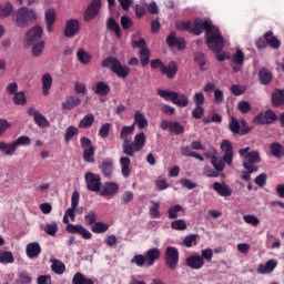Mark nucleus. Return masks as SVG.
<instances>
[{
  "instance_id": "nucleus-37",
  "label": "nucleus",
  "mask_w": 284,
  "mask_h": 284,
  "mask_svg": "<svg viewBox=\"0 0 284 284\" xmlns=\"http://www.w3.org/2000/svg\"><path fill=\"white\" fill-rule=\"evenodd\" d=\"M72 284H94L91 278L85 277L83 273H75L72 278Z\"/></svg>"
},
{
  "instance_id": "nucleus-53",
  "label": "nucleus",
  "mask_w": 284,
  "mask_h": 284,
  "mask_svg": "<svg viewBox=\"0 0 284 284\" xmlns=\"http://www.w3.org/2000/svg\"><path fill=\"white\" fill-rule=\"evenodd\" d=\"M243 221L247 223V225H252L253 227H258L261 224V220L256 217V215L247 214L243 216Z\"/></svg>"
},
{
  "instance_id": "nucleus-63",
  "label": "nucleus",
  "mask_w": 284,
  "mask_h": 284,
  "mask_svg": "<svg viewBox=\"0 0 284 284\" xmlns=\"http://www.w3.org/2000/svg\"><path fill=\"white\" fill-rule=\"evenodd\" d=\"M13 143L16 144V148H19V145H30L32 140L28 135H21Z\"/></svg>"
},
{
  "instance_id": "nucleus-11",
  "label": "nucleus",
  "mask_w": 284,
  "mask_h": 284,
  "mask_svg": "<svg viewBox=\"0 0 284 284\" xmlns=\"http://www.w3.org/2000/svg\"><path fill=\"white\" fill-rule=\"evenodd\" d=\"M101 10V0H92L84 11V21H92Z\"/></svg>"
},
{
  "instance_id": "nucleus-29",
  "label": "nucleus",
  "mask_w": 284,
  "mask_h": 284,
  "mask_svg": "<svg viewBox=\"0 0 284 284\" xmlns=\"http://www.w3.org/2000/svg\"><path fill=\"white\" fill-rule=\"evenodd\" d=\"M134 125H138L139 130H145V128H148L149 125L148 118H145V114L141 113L140 111H135Z\"/></svg>"
},
{
  "instance_id": "nucleus-48",
  "label": "nucleus",
  "mask_w": 284,
  "mask_h": 284,
  "mask_svg": "<svg viewBox=\"0 0 284 284\" xmlns=\"http://www.w3.org/2000/svg\"><path fill=\"white\" fill-rule=\"evenodd\" d=\"M152 206H150L149 212L152 219H161V212L159 211V207L161 204L159 202L151 201Z\"/></svg>"
},
{
  "instance_id": "nucleus-62",
  "label": "nucleus",
  "mask_w": 284,
  "mask_h": 284,
  "mask_svg": "<svg viewBox=\"0 0 284 284\" xmlns=\"http://www.w3.org/2000/svg\"><path fill=\"white\" fill-rule=\"evenodd\" d=\"M169 219H179V212H183V206L180 204L173 205L169 209Z\"/></svg>"
},
{
  "instance_id": "nucleus-20",
  "label": "nucleus",
  "mask_w": 284,
  "mask_h": 284,
  "mask_svg": "<svg viewBox=\"0 0 284 284\" xmlns=\"http://www.w3.org/2000/svg\"><path fill=\"white\" fill-rule=\"evenodd\" d=\"M92 92L99 97H108V93L111 92V88L110 84L99 81L94 87H92Z\"/></svg>"
},
{
  "instance_id": "nucleus-17",
  "label": "nucleus",
  "mask_w": 284,
  "mask_h": 284,
  "mask_svg": "<svg viewBox=\"0 0 284 284\" xmlns=\"http://www.w3.org/2000/svg\"><path fill=\"white\" fill-rule=\"evenodd\" d=\"M271 103L273 108L284 105V89H275L272 93Z\"/></svg>"
},
{
  "instance_id": "nucleus-33",
  "label": "nucleus",
  "mask_w": 284,
  "mask_h": 284,
  "mask_svg": "<svg viewBox=\"0 0 284 284\" xmlns=\"http://www.w3.org/2000/svg\"><path fill=\"white\" fill-rule=\"evenodd\" d=\"M106 28L110 30V32H114L118 39H121V27L118 24L114 18H109L106 21Z\"/></svg>"
},
{
  "instance_id": "nucleus-44",
  "label": "nucleus",
  "mask_w": 284,
  "mask_h": 284,
  "mask_svg": "<svg viewBox=\"0 0 284 284\" xmlns=\"http://www.w3.org/2000/svg\"><path fill=\"white\" fill-rule=\"evenodd\" d=\"M44 232L49 236H57V233L59 232V225L57 222L47 223L44 226Z\"/></svg>"
},
{
  "instance_id": "nucleus-28",
  "label": "nucleus",
  "mask_w": 284,
  "mask_h": 284,
  "mask_svg": "<svg viewBox=\"0 0 284 284\" xmlns=\"http://www.w3.org/2000/svg\"><path fill=\"white\" fill-rule=\"evenodd\" d=\"M50 90H52V75L50 73H45L44 75H42L43 97H48V94H50Z\"/></svg>"
},
{
  "instance_id": "nucleus-21",
  "label": "nucleus",
  "mask_w": 284,
  "mask_h": 284,
  "mask_svg": "<svg viewBox=\"0 0 284 284\" xmlns=\"http://www.w3.org/2000/svg\"><path fill=\"white\" fill-rule=\"evenodd\" d=\"M100 170L102 171L103 176L110 179L112 176V172H114V162L112 159H105L100 164Z\"/></svg>"
},
{
  "instance_id": "nucleus-5",
  "label": "nucleus",
  "mask_w": 284,
  "mask_h": 284,
  "mask_svg": "<svg viewBox=\"0 0 284 284\" xmlns=\"http://www.w3.org/2000/svg\"><path fill=\"white\" fill-rule=\"evenodd\" d=\"M164 263L169 270L174 272L179 267V248L168 246L164 251Z\"/></svg>"
},
{
  "instance_id": "nucleus-16",
  "label": "nucleus",
  "mask_w": 284,
  "mask_h": 284,
  "mask_svg": "<svg viewBox=\"0 0 284 284\" xmlns=\"http://www.w3.org/2000/svg\"><path fill=\"white\" fill-rule=\"evenodd\" d=\"M100 191V196H114V194L119 192V184L115 182H106Z\"/></svg>"
},
{
  "instance_id": "nucleus-25",
  "label": "nucleus",
  "mask_w": 284,
  "mask_h": 284,
  "mask_svg": "<svg viewBox=\"0 0 284 284\" xmlns=\"http://www.w3.org/2000/svg\"><path fill=\"white\" fill-rule=\"evenodd\" d=\"M132 161L128 156L120 158L121 165V174L124 179H129L130 174H132V169H130Z\"/></svg>"
},
{
  "instance_id": "nucleus-43",
  "label": "nucleus",
  "mask_w": 284,
  "mask_h": 284,
  "mask_svg": "<svg viewBox=\"0 0 284 284\" xmlns=\"http://www.w3.org/2000/svg\"><path fill=\"white\" fill-rule=\"evenodd\" d=\"M51 270L54 272V274L61 275L65 272V264L59 260H54L52 262Z\"/></svg>"
},
{
  "instance_id": "nucleus-40",
  "label": "nucleus",
  "mask_w": 284,
  "mask_h": 284,
  "mask_svg": "<svg viewBox=\"0 0 284 284\" xmlns=\"http://www.w3.org/2000/svg\"><path fill=\"white\" fill-rule=\"evenodd\" d=\"M0 263L8 265L14 263V255L10 251H0Z\"/></svg>"
},
{
  "instance_id": "nucleus-59",
  "label": "nucleus",
  "mask_w": 284,
  "mask_h": 284,
  "mask_svg": "<svg viewBox=\"0 0 284 284\" xmlns=\"http://www.w3.org/2000/svg\"><path fill=\"white\" fill-rule=\"evenodd\" d=\"M237 110L241 112V114H250L252 111V104H250L247 101H240L237 103Z\"/></svg>"
},
{
  "instance_id": "nucleus-3",
  "label": "nucleus",
  "mask_w": 284,
  "mask_h": 284,
  "mask_svg": "<svg viewBox=\"0 0 284 284\" xmlns=\"http://www.w3.org/2000/svg\"><path fill=\"white\" fill-rule=\"evenodd\" d=\"M102 68H108L113 74H116L119 79H128L130 77V67L123 65L119 59L109 57L102 61Z\"/></svg>"
},
{
  "instance_id": "nucleus-23",
  "label": "nucleus",
  "mask_w": 284,
  "mask_h": 284,
  "mask_svg": "<svg viewBox=\"0 0 284 284\" xmlns=\"http://www.w3.org/2000/svg\"><path fill=\"white\" fill-rule=\"evenodd\" d=\"M264 39L266 41V45H270L273 50H278L281 48V40L274 36V31H267L264 33Z\"/></svg>"
},
{
  "instance_id": "nucleus-30",
  "label": "nucleus",
  "mask_w": 284,
  "mask_h": 284,
  "mask_svg": "<svg viewBox=\"0 0 284 284\" xmlns=\"http://www.w3.org/2000/svg\"><path fill=\"white\" fill-rule=\"evenodd\" d=\"M81 105V99L72 95L65 102L62 103V110H74Z\"/></svg>"
},
{
  "instance_id": "nucleus-24",
  "label": "nucleus",
  "mask_w": 284,
  "mask_h": 284,
  "mask_svg": "<svg viewBox=\"0 0 284 284\" xmlns=\"http://www.w3.org/2000/svg\"><path fill=\"white\" fill-rule=\"evenodd\" d=\"M44 20L47 23V31L52 32V26L57 21V11L54 9H47L44 12Z\"/></svg>"
},
{
  "instance_id": "nucleus-22",
  "label": "nucleus",
  "mask_w": 284,
  "mask_h": 284,
  "mask_svg": "<svg viewBox=\"0 0 284 284\" xmlns=\"http://www.w3.org/2000/svg\"><path fill=\"white\" fill-rule=\"evenodd\" d=\"M213 190L217 192L220 196H232V187L225 183L214 182Z\"/></svg>"
},
{
  "instance_id": "nucleus-58",
  "label": "nucleus",
  "mask_w": 284,
  "mask_h": 284,
  "mask_svg": "<svg viewBox=\"0 0 284 284\" xmlns=\"http://www.w3.org/2000/svg\"><path fill=\"white\" fill-rule=\"evenodd\" d=\"M171 227L179 232H183V230H187V223L185 220H175L171 223Z\"/></svg>"
},
{
  "instance_id": "nucleus-31",
  "label": "nucleus",
  "mask_w": 284,
  "mask_h": 284,
  "mask_svg": "<svg viewBox=\"0 0 284 284\" xmlns=\"http://www.w3.org/2000/svg\"><path fill=\"white\" fill-rule=\"evenodd\" d=\"M0 151L7 154V156H12V154L17 152V144L14 142L12 143L0 142Z\"/></svg>"
},
{
  "instance_id": "nucleus-39",
  "label": "nucleus",
  "mask_w": 284,
  "mask_h": 284,
  "mask_svg": "<svg viewBox=\"0 0 284 284\" xmlns=\"http://www.w3.org/2000/svg\"><path fill=\"white\" fill-rule=\"evenodd\" d=\"M133 144L135 146V150L141 152V150H143V148L145 146V133H143V132L138 133L134 136V143Z\"/></svg>"
},
{
  "instance_id": "nucleus-9",
  "label": "nucleus",
  "mask_w": 284,
  "mask_h": 284,
  "mask_svg": "<svg viewBox=\"0 0 284 284\" xmlns=\"http://www.w3.org/2000/svg\"><path fill=\"white\" fill-rule=\"evenodd\" d=\"M41 37H43V29L37 26L27 32L24 41L27 45H34V43H37Z\"/></svg>"
},
{
  "instance_id": "nucleus-4",
  "label": "nucleus",
  "mask_w": 284,
  "mask_h": 284,
  "mask_svg": "<svg viewBox=\"0 0 284 284\" xmlns=\"http://www.w3.org/2000/svg\"><path fill=\"white\" fill-rule=\"evenodd\" d=\"M158 94L161 99H164V101H171L173 105H176L178 108H187V105H190V97L185 93L179 94L176 91L159 89Z\"/></svg>"
},
{
  "instance_id": "nucleus-41",
  "label": "nucleus",
  "mask_w": 284,
  "mask_h": 284,
  "mask_svg": "<svg viewBox=\"0 0 284 284\" xmlns=\"http://www.w3.org/2000/svg\"><path fill=\"white\" fill-rule=\"evenodd\" d=\"M32 283V276L28 274V271H22L18 273V278L16 280V284H30Z\"/></svg>"
},
{
  "instance_id": "nucleus-36",
  "label": "nucleus",
  "mask_w": 284,
  "mask_h": 284,
  "mask_svg": "<svg viewBox=\"0 0 284 284\" xmlns=\"http://www.w3.org/2000/svg\"><path fill=\"white\" fill-rule=\"evenodd\" d=\"M110 230V225L103 223V222H95L92 226H91V231L93 232V234H105V232Z\"/></svg>"
},
{
  "instance_id": "nucleus-10",
  "label": "nucleus",
  "mask_w": 284,
  "mask_h": 284,
  "mask_svg": "<svg viewBox=\"0 0 284 284\" xmlns=\"http://www.w3.org/2000/svg\"><path fill=\"white\" fill-rule=\"evenodd\" d=\"M166 44L169 48H176L178 50H185L186 47L185 38H178L174 31L166 37Z\"/></svg>"
},
{
  "instance_id": "nucleus-52",
  "label": "nucleus",
  "mask_w": 284,
  "mask_h": 284,
  "mask_svg": "<svg viewBox=\"0 0 284 284\" xmlns=\"http://www.w3.org/2000/svg\"><path fill=\"white\" fill-rule=\"evenodd\" d=\"M44 48H45V41H40L34 43L32 48L33 57H41V54H43Z\"/></svg>"
},
{
  "instance_id": "nucleus-19",
  "label": "nucleus",
  "mask_w": 284,
  "mask_h": 284,
  "mask_svg": "<svg viewBox=\"0 0 284 284\" xmlns=\"http://www.w3.org/2000/svg\"><path fill=\"white\" fill-rule=\"evenodd\" d=\"M274 79V75L272 74V71L267 68H262L258 71V81L261 85H270Z\"/></svg>"
},
{
  "instance_id": "nucleus-50",
  "label": "nucleus",
  "mask_w": 284,
  "mask_h": 284,
  "mask_svg": "<svg viewBox=\"0 0 284 284\" xmlns=\"http://www.w3.org/2000/svg\"><path fill=\"white\" fill-rule=\"evenodd\" d=\"M250 164L261 163V154L258 151H251L245 155Z\"/></svg>"
},
{
  "instance_id": "nucleus-54",
  "label": "nucleus",
  "mask_w": 284,
  "mask_h": 284,
  "mask_svg": "<svg viewBox=\"0 0 284 284\" xmlns=\"http://www.w3.org/2000/svg\"><path fill=\"white\" fill-rule=\"evenodd\" d=\"M83 160L85 161V163H94V146L84 149Z\"/></svg>"
},
{
  "instance_id": "nucleus-46",
  "label": "nucleus",
  "mask_w": 284,
  "mask_h": 284,
  "mask_svg": "<svg viewBox=\"0 0 284 284\" xmlns=\"http://www.w3.org/2000/svg\"><path fill=\"white\" fill-rule=\"evenodd\" d=\"M150 54H151L150 49L140 50V63L142 68H145V65L150 63Z\"/></svg>"
},
{
  "instance_id": "nucleus-12",
  "label": "nucleus",
  "mask_w": 284,
  "mask_h": 284,
  "mask_svg": "<svg viewBox=\"0 0 284 284\" xmlns=\"http://www.w3.org/2000/svg\"><path fill=\"white\" fill-rule=\"evenodd\" d=\"M81 28V24L79 23V20L77 19H70L65 23V29H64V37L68 39H72L77 37V33L79 32Z\"/></svg>"
},
{
  "instance_id": "nucleus-15",
  "label": "nucleus",
  "mask_w": 284,
  "mask_h": 284,
  "mask_svg": "<svg viewBox=\"0 0 284 284\" xmlns=\"http://www.w3.org/2000/svg\"><path fill=\"white\" fill-rule=\"evenodd\" d=\"M146 267H152L161 258V250L158 247L150 248L145 252Z\"/></svg>"
},
{
  "instance_id": "nucleus-35",
  "label": "nucleus",
  "mask_w": 284,
  "mask_h": 284,
  "mask_svg": "<svg viewBox=\"0 0 284 284\" xmlns=\"http://www.w3.org/2000/svg\"><path fill=\"white\" fill-rule=\"evenodd\" d=\"M134 123L129 125V126H123L121 132H120V139L123 141V142H128L130 140H128V136H132L134 134Z\"/></svg>"
},
{
  "instance_id": "nucleus-8",
  "label": "nucleus",
  "mask_w": 284,
  "mask_h": 284,
  "mask_svg": "<svg viewBox=\"0 0 284 284\" xmlns=\"http://www.w3.org/2000/svg\"><path fill=\"white\" fill-rule=\"evenodd\" d=\"M221 150L224 152L223 161H225L226 164L232 165L234 162V146L232 145V142H230V140H223L221 142Z\"/></svg>"
},
{
  "instance_id": "nucleus-1",
  "label": "nucleus",
  "mask_w": 284,
  "mask_h": 284,
  "mask_svg": "<svg viewBox=\"0 0 284 284\" xmlns=\"http://www.w3.org/2000/svg\"><path fill=\"white\" fill-rule=\"evenodd\" d=\"M205 32V41L209 50L215 52V54H220L225 48V38L221 33V29L212 23L210 19H201L196 18L193 22V27L191 29V34H195V37H201Z\"/></svg>"
},
{
  "instance_id": "nucleus-55",
  "label": "nucleus",
  "mask_w": 284,
  "mask_h": 284,
  "mask_svg": "<svg viewBox=\"0 0 284 284\" xmlns=\"http://www.w3.org/2000/svg\"><path fill=\"white\" fill-rule=\"evenodd\" d=\"M233 63H235V65H243V63H245V53H243L241 49H237L233 55Z\"/></svg>"
},
{
  "instance_id": "nucleus-61",
  "label": "nucleus",
  "mask_w": 284,
  "mask_h": 284,
  "mask_svg": "<svg viewBox=\"0 0 284 284\" xmlns=\"http://www.w3.org/2000/svg\"><path fill=\"white\" fill-rule=\"evenodd\" d=\"M131 263H134L138 267H143V265H148V260L145 255L138 254L132 257Z\"/></svg>"
},
{
  "instance_id": "nucleus-51",
  "label": "nucleus",
  "mask_w": 284,
  "mask_h": 284,
  "mask_svg": "<svg viewBox=\"0 0 284 284\" xmlns=\"http://www.w3.org/2000/svg\"><path fill=\"white\" fill-rule=\"evenodd\" d=\"M171 134H175V136H179L185 132V128L181 125L179 122H171V129H170Z\"/></svg>"
},
{
  "instance_id": "nucleus-49",
  "label": "nucleus",
  "mask_w": 284,
  "mask_h": 284,
  "mask_svg": "<svg viewBox=\"0 0 284 284\" xmlns=\"http://www.w3.org/2000/svg\"><path fill=\"white\" fill-rule=\"evenodd\" d=\"M14 105H26L28 100L26 99V93L23 91L17 92L13 97Z\"/></svg>"
},
{
  "instance_id": "nucleus-26",
  "label": "nucleus",
  "mask_w": 284,
  "mask_h": 284,
  "mask_svg": "<svg viewBox=\"0 0 284 284\" xmlns=\"http://www.w3.org/2000/svg\"><path fill=\"white\" fill-rule=\"evenodd\" d=\"M41 254V245L38 242H32L27 245V256L29 258H38Z\"/></svg>"
},
{
  "instance_id": "nucleus-56",
  "label": "nucleus",
  "mask_w": 284,
  "mask_h": 284,
  "mask_svg": "<svg viewBox=\"0 0 284 284\" xmlns=\"http://www.w3.org/2000/svg\"><path fill=\"white\" fill-rule=\"evenodd\" d=\"M265 119H266V125H272L274 121H278V115L272 110L268 109L264 112Z\"/></svg>"
},
{
  "instance_id": "nucleus-7",
  "label": "nucleus",
  "mask_w": 284,
  "mask_h": 284,
  "mask_svg": "<svg viewBox=\"0 0 284 284\" xmlns=\"http://www.w3.org/2000/svg\"><path fill=\"white\" fill-rule=\"evenodd\" d=\"M84 181L87 184V190H89V192H101V175L92 172H87L84 174Z\"/></svg>"
},
{
  "instance_id": "nucleus-2",
  "label": "nucleus",
  "mask_w": 284,
  "mask_h": 284,
  "mask_svg": "<svg viewBox=\"0 0 284 284\" xmlns=\"http://www.w3.org/2000/svg\"><path fill=\"white\" fill-rule=\"evenodd\" d=\"M11 19L17 28H28L32 21H37V11L28 7H21L11 14Z\"/></svg>"
},
{
  "instance_id": "nucleus-27",
  "label": "nucleus",
  "mask_w": 284,
  "mask_h": 284,
  "mask_svg": "<svg viewBox=\"0 0 284 284\" xmlns=\"http://www.w3.org/2000/svg\"><path fill=\"white\" fill-rule=\"evenodd\" d=\"M270 153L272 156H274L275 159H283L284 156V146L283 144L278 143V142H273L270 144Z\"/></svg>"
},
{
  "instance_id": "nucleus-18",
  "label": "nucleus",
  "mask_w": 284,
  "mask_h": 284,
  "mask_svg": "<svg viewBox=\"0 0 284 284\" xmlns=\"http://www.w3.org/2000/svg\"><path fill=\"white\" fill-rule=\"evenodd\" d=\"M179 72V65H176V62L171 61L168 65L164 64L161 74H164L166 79H174L176 77V73Z\"/></svg>"
},
{
  "instance_id": "nucleus-45",
  "label": "nucleus",
  "mask_w": 284,
  "mask_h": 284,
  "mask_svg": "<svg viewBox=\"0 0 284 284\" xmlns=\"http://www.w3.org/2000/svg\"><path fill=\"white\" fill-rule=\"evenodd\" d=\"M211 165H213L214 170L217 172H223V170H225V160L215 156L211 160Z\"/></svg>"
},
{
  "instance_id": "nucleus-13",
  "label": "nucleus",
  "mask_w": 284,
  "mask_h": 284,
  "mask_svg": "<svg viewBox=\"0 0 284 284\" xmlns=\"http://www.w3.org/2000/svg\"><path fill=\"white\" fill-rule=\"evenodd\" d=\"M278 267V261L276 260H268L265 264H258L257 266V274H272L274 270Z\"/></svg>"
},
{
  "instance_id": "nucleus-6",
  "label": "nucleus",
  "mask_w": 284,
  "mask_h": 284,
  "mask_svg": "<svg viewBox=\"0 0 284 284\" xmlns=\"http://www.w3.org/2000/svg\"><path fill=\"white\" fill-rule=\"evenodd\" d=\"M63 223L67 225V232H69V234H79L87 241L92 239V233L83 227V225L70 224V219H68V215L65 214L63 216Z\"/></svg>"
},
{
  "instance_id": "nucleus-38",
  "label": "nucleus",
  "mask_w": 284,
  "mask_h": 284,
  "mask_svg": "<svg viewBox=\"0 0 284 284\" xmlns=\"http://www.w3.org/2000/svg\"><path fill=\"white\" fill-rule=\"evenodd\" d=\"M92 125H94V114L89 113L87 114L79 123V128L82 129H88V128H92Z\"/></svg>"
},
{
  "instance_id": "nucleus-32",
  "label": "nucleus",
  "mask_w": 284,
  "mask_h": 284,
  "mask_svg": "<svg viewBox=\"0 0 284 284\" xmlns=\"http://www.w3.org/2000/svg\"><path fill=\"white\" fill-rule=\"evenodd\" d=\"M77 58L78 61L80 63H82V65H88V63L92 62V55H90V53H88L85 50L83 49H78L77 51Z\"/></svg>"
},
{
  "instance_id": "nucleus-42",
  "label": "nucleus",
  "mask_w": 284,
  "mask_h": 284,
  "mask_svg": "<svg viewBox=\"0 0 284 284\" xmlns=\"http://www.w3.org/2000/svg\"><path fill=\"white\" fill-rule=\"evenodd\" d=\"M122 149L123 154H125L126 156H134V153L139 152L136 151V146L133 143H130V141L123 142Z\"/></svg>"
},
{
  "instance_id": "nucleus-34",
  "label": "nucleus",
  "mask_w": 284,
  "mask_h": 284,
  "mask_svg": "<svg viewBox=\"0 0 284 284\" xmlns=\"http://www.w3.org/2000/svg\"><path fill=\"white\" fill-rule=\"evenodd\" d=\"M14 7L12 2H6L4 4L0 6V19H8L10 14H12Z\"/></svg>"
},
{
  "instance_id": "nucleus-60",
  "label": "nucleus",
  "mask_w": 284,
  "mask_h": 284,
  "mask_svg": "<svg viewBox=\"0 0 284 284\" xmlns=\"http://www.w3.org/2000/svg\"><path fill=\"white\" fill-rule=\"evenodd\" d=\"M176 30H181L182 32H191L192 33V22L190 21H180L175 24Z\"/></svg>"
},
{
  "instance_id": "nucleus-64",
  "label": "nucleus",
  "mask_w": 284,
  "mask_h": 284,
  "mask_svg": "<svg viewBox=\"0 0 284 284\" xmlns=\"http://www.w3.org/2000/svg\"><path fill=\"white\" fill-rule=\"evenodd\" d=\"M84 220L87 225H94L97 223V213L94 211H90L87 215H84Z\"/></svg>"
},
{
  "instance_id": "nucleus-14",
  "label": "nucleus",
  "mask_w": 284,
  "mask_h": 284,
  "mask_svg": "<svg viewBox=\"0 0 284 284\" xmlns=\"http://www.w3.org/2000/svg\"><path fill=\"white\" fill-rule=\"evenodd\" d=\"M185 265L191 267V270H201L205 265V260L201 255L189 256L185 260Z\"/></svg>"
},
{
  "instance_id": "nucleus-57",
  "label": "nucleus",
  "mask_w": 284,
  "mask_h": 284,
  "mask_svg": "<svg viewBox=\"0 0 284 284\" xmlns=\"http://www.w3.org/2000/svg\"><path fill=\"white\" fill-rule=\"evenodd\" d=\"M34 123L38 125V128H50V122L41 113L34 118Z\"/></svg>"
},
{
  "instance_id": "nucleus-47",
  "label": "nucleus",
  "mask_w": 284,
  "mask_h": 284,
  "mask_svg": "<svg viewBox=\"0 0 284 284\" xmlns=\"http://www.w3.org/2000/svg\"><path fill=\"white\" fill-rule=\"evenodd\" d=\"M77 134H79V129H77L74 125L69 126L64 133L65 143H70V141H72V138L77 136Z\"/></svg>"
}]
</instances>
